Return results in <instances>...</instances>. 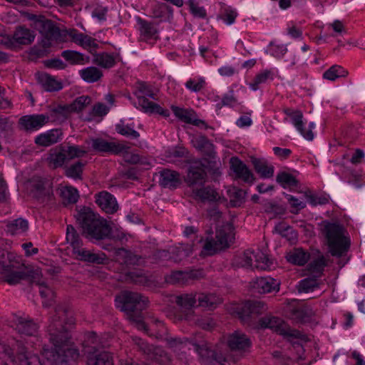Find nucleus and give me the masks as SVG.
<instances>
[{"instance_id": "nucleus-49", "label": "nucleus", "mask_w": 365, "mask_h": 365, "mask_svg": "<svg viewBox=\"0 0 365 365\" xmlns=\"http://www.w3.org/2000/svg\"><path fill=\"white\" fill-rule=\"evenodd\" d=\"M326 264V259L323 255H320L316 259H313L308 264V269L310 271L312 276L319 277L322 274Z\"/></svg>"}, {"instance_id": "nucleus-50", "label": "nucleus", "mask_w": 365, "mask_h": 365, "mask_svg": "<svg viewBox=\"0 0 365 365\" xmlns=\"http://www.w3.org/2000/svg\"><path fill=\"white\" fill-rule=\"evenodd\" d=\"M118 254L122 256L126 265H141L144 262L140 256L125 248L119 249Z\"/></svg>"}, {"instance_id": "nucleus-56", "label": "nucleus", "mask_w": 365, "mask_h": 365, "mask_svg": "<svg viewBox=\"0 0 365 365\" xmlns=\"http://www.w3.org/2000/svg\"><path fill=\"white\" fill-rule=\"evenodd\" d=\"M318 277L312 276L311 277L305 278L300 281L298 286L299 292H309L313 291L314 289L318 288L319 283L317 279Z\"/></svg>"}, {"instance_id": "nucleus-28", "label": "nucleus", "mask_w": 365, "mask_h": 365, "mask_svg": "<svg viewBox=\"0 0 365 365\" xmlns=\"http://www.w3.org/2000/svg\"><path fill=\"white\" fill-rule=\"evenodd\" d=\"M220 303V298L214 294L196 293V307L213 310Z\"/></svg>"}, {"instance_id": "nucleus-45", "label": "nucleus", "mask_w": 365, "mask_h": 365, "mask_svg": "<svg viewBox=\"0 0 365 365\" xmlns=\"http://www.w3.org/2000/svg\"><path fill=\"white\" fill-rule=\"evenodd\" d=\"M86 163L78 160L72 165L65 167V175L75 180L82 179V174Z\"/></svg>"}, {"instance_id": "nucleus-7", "label": "nucleus", "mask_w": 365, "mask_h": 365, "mask_svg": "<svg viewBox=\"0 0 365 365\" xmlns=\"http://www.w3.org/2000/svg\"><path fill=\"white\" fill-rule=\"evenodd\" d=\"M101 345L95 332L86 334L83 342V351L86 357V365H113L111 354L101 350Z\"/></svg>"}, {"instance_id": "nucleus-24", "label": "nucleus", "mask_w": 365, "mask_h": 365, "mask_svg": "<svg viewBox=\"0 0 365 365\" xmlns=\"http://www.w3.org/2000/svg\"><path fill=\"white\" fill-rule=\"evenodd\" d=\"M193 197L201 202H217L221 200L219 193L212 187L206 186L196 187L192 190Z\"/></svg>"}, {"instance_id": "nucleus-51", "label": "nucleus", "mask_w": 365, "mask_h": 365, "mask_svg": "<svg viewBox=\"0 0 365 365\" xmlns=\"http://www.w3.org/2000/svg\"><path fill=\"white\" fill-rule=\"evenodd\" d=\"M60 195L64 205L76 203L79 197L78 190L72 187L62 188Z\"/></svg>"}, {"instance_id": "nucleus-1", "label": "nucleus", "mask_w": 365, "mask_h": 365, "mask_svg": "<svg viewBox=\"0 0 365 365\" xmlns=\"http://www.w3.org/2000/svg\"><path fill=\"white\" fill-rule=\"evenodd\" d=\"M74 323L73 313L66 304H59L55 307L47 327L48 339L54 347H43L42 351L51 365H71V361L78 358L79 352L73 346L71 334Z\"/></svg>"}, {"instance_id": "nucleus-8", "label": "nucleus", "mask_w": 365, "mask_h": 365, "mask_svg": "<svg viewBox=\"0 0 365 365\" xmlns=\"http://www.w3.org/2000/svg\"><path fill=\"white\" fill-rule=\"evenodd\" d=\"M25 342L21 339L15 341L12 347L6 345H2V351L8 356L12 362L18 365H43L37 354H29Z\"/></svg>"}, {"instance_id": "nucleus-44", "label": "nucleus", "mask_w": 365, "mask_h": 365, "mask_svg": "<svg viewBox=\"0 0 365 365\" xmlns=\"http://www.w3.org/2000/svg\"><path fill=\"white\" fill-rule=\"evenodd\" d=\"M126 280L130 281L135 284L150 287L153 284V281L145 275L140 270H133L128 272L126 275Z\"/></svg>"}, {"instance_id": "nucleus-13", "label": "nucleus", "mask_w": 365, "mask_h": 365, "mask_svg": "<svg viewBox=\"0 0 365 365\" xmlns=\"http://www.w3.org/2000/svg\"><path fill=\"white\" fill-rule=\"evenodd\" d=\"M10 326L19 334L26 336H36L39 325L32 318L25 315L14 314Z\"/></svg>"}, {"instance_id": "nucleus-11", "label": "nucleus", "mask_w": 365, "mask_h": 365, "mask_svg": "<svg viewBox=\"0 0 365 365\" xmlns=\"http://www.w3.org/2000/svg\"><path fill=\"white\" fill-rule=\"evenodd\" d=\"M207 160H195L190 163L185 177V182L192 190L196 187L204 185L207 180Z\"/></svg>"}, {"instance_id": "nucleus-12", "label": "nucleus", "mask_w": 365, "mask_h": 365, "mask_svg": "<svg viewBox=\"0 0 365 365\" xmlns=\"http://www.w3.org/2000/svg\"><path fill=\"white\" fill-rule=\"evenodd\" d=\"M20 267H11L9 270H4L5 273L4 281L9 284H16L22 279H29L31 282H36L41 276V272L38 268L34 269L26 267L19 262Z\"/></svg>"}, {"instance_id": "nucleus-3", "label": "nucleus", "mask_w": 365, "mask_h": 365, "mask_svg": "<svg viewBox=\"0 0 365 365\" xmlns=\"http://www.w3.org/2000/svg\"><path fill=\"white\" fill-rule=\"evenodd\" d=\"M115 302L117 307L125 312L128 319L135 324L138 329L148 330L142 313L148 306V297L138 292L125 290L116 296Z\"/></svg>"}, {"instance_id": "nucleus-62", "label": "nucleus", "mask_w": 365, "mask_h": 365, "mask_svg": "<svg viewBox=\"0 0 365 365\" xmlns=\"http://www.w3.org/2000/svg\"><path fill=\"white\" fill-rule=\"evenodd\" d=\"M275 232L280 235L282 237L287 238L289 240H295L297 233L289 227L283 224L277 225L274 228Z\"/></svg>"}, {"instance_id": "nucleus-27", "label": "nucleus", "mask_w": 365, "mask_h": 365, "mask_svg": "<svg viewBox=\"0 0 365 365\" xmlns=\"http://www.w3.org/2000/svg\"><path fill=\"white\" fill-rule=\"evenodd\" d=\"M286 324L279 317L269 314L266 315L259 320V326L260 328H268L274 330L276 332L282 334L284 332V327Z\"/></svg>"}, {"instance_id": "nucleus-30", "label": "nucleus", "mask_w": 365, "mask_h": 365, "mask_svg": "<svg viewBox=\"0 0 365 365\" xmlns=\"http://www.w3.org/2000/svg\"><path fill=\"white\" fill-rule=\"evenodd\" d=\"M159 183L163 187L175 189L180 183V175L176 171L163 170L160 172Z\"/></svg>"}, {"instance_id": "nucleus-58", "label": "nucleus", "mask_w": 365, "mask_h": 365, "mask_svg": "<svg viewBox=\"0 0 365 365\" xmlns=\"http://www.w3.org/2000/svg\"><path fill=\"white\" fill-rule=\"evenodd\" d=\"M35 197L41 203L47 202L52 200L53 191L50 188L46 189L42 185L38 184Z\"/></svg>"}, {"instance_id": "nucleus-25", "label": "nucleus", "mask_w": 365, "mask_h": 365, "mask_svg": "<svg viewBox=\"0 0 365 365\" xmlns=\"http://www.w3.org/2000/svg\"><path fill=\"white\" fill-rule=\"evenodd\" d=\"M176 304L186 309V313L182 319L190 322L193 318L191 309L196 307V293L195 294H183L175 297Z\"/></svg>"}, {"instance_id": "nucleus-31", "label": "nucleus", "mask_w": 365, "mask_h": 365, "mask_svg": "<svg viewBox=\"0 0 365 365\" xmlns=\"http://www.w3.org/2000/svg\"><path fill=\"white\" fill-rule=\"evenodd\" d=\"M138 105L142 108L144 112L150 113L160 114L164 117H168L170 112L167 109H163L160 105L149 101L144 96H138Z\"/></svg>"}, {"instance_id": "nucleus-10", "label": "nucleus", "mask_w": 365, "mask_h": 365, "mask_svg": "<svg viewBox=\"0 0 365 365\" xmlns=\"http://www.w3.org/2000/svg\"><path fill=\"white\" fill-rule=\"evenodd\" d=\"M266 310V304L257 300H247L233 307V312L244 324H250L253 318Z\"/></svg>"}, {"instance_id": "nucleus-6", "label": "nucleus", "mask_w": 365, "mask_h": 365, "mask_svg": "<svg viewBox=\"0 0 365 365\" xmlns=\"http://www.w3.org/2000/svg\"><path fill=\"white\" fill-rule=\"evenodd\" d=\"M232 226L230 223H225L216 227L215 240L212 237L213 231L211 227L205 230L207 235L203 243L201 255L211 256L222 248L227 247L232 238Z\"/></svg>"}, {"instance_id": "nucleus-33", "label": "nucleus", "mask_w": 365, "mask_h": 365, "mask_svg": "<svg viewBox=\"0 0 365 365\" xmlns=\"http://www.w3.org/2000/svg\"><path fill=\"white\" fill-rule=\"evenodd\" d=\"M287 260L295 265L303 266L310 259V254L308 251L297 247L290 250L286 255Z\"/></svg>"}, {"instance_id": "nucleus-14", "label": "nucleus", "mask_w": 365, "mask_h": 365, "mask_svg": "<svg viewBox=\"0 0 365 365\" xmlns=\"http://www.w3.org/2000/svg\"><path fill=\"white\" fill-rule=\"evenodd\" d=\"M138 345L150 360L160 365H168L170 363V356L161 347L150 344L141 339L139 340Z\"/></svg>"}, {"instance_id": "nucleus-48", "label": "nucleus", "mask_w": 365, "mask_h": 365, "mask_svg": "<svg viewBox=\"0 0 365 365\" xmlns=\"http://www.w3.org/2000/svg\"><path fill=\"white\" fill-rule=\"evenodd\" d=\"M28 228V221L22 218H18L16 220L10 221L6 225V230L11 235L24 232L26 231Z\"/></svg>"}, {"instance_id": "nucleus-52", "label": "nucleus", "mask_w": 365, "mask_h": 365, "mask_svg": "<svg viewBox=\"0 0 365 365\" xmlns=\"http://www.w3.org/2000/svg\"><path fill=\"white\" fill-rule=\"evenodd\" d=\"M93 62L106 68L113 67L115 63L114 57L106 53H96Z\"/></svg>"}, {"instance_id": "nucleus-59", "label": "nucleus", "mask_w": 365, "mask_h": 365, "mask_svg": "<svg viewBox=\"0 0 365 365\" xmlns=\"http://www.w3.org/2000/svg\"><path fill=\"white\" fill-rule=\"evenodd\" d=\"M115 130L119 134L130 139H136L140 136L138 132L133 129L128 125H125L122 122L115 125Z\"/></svg>"}, {"instance_id": "nucleus-15", "label": "nucleus", "mask_w": 365, "mask_h": 365, "mask_svg": "<svg viewBox=\"0 0 365 365\" xmlns=\"http://www.w3.org/2000/svg\"><path fill=\"white\" fill-rule=\"evenodd\" d=\"M204 277L202 269L189 271H173L165 277V282L170 284H187L191 281L197 280Z\"/></svg>"}, {"instance_id": "nucleus-23", "label": "nucleus", "mask_w": 365, "mask_h": 365, "mask_svg": "<svg viewBox=\"0 0 365 365\" xmlns=\"http://www.w3.org/2000/svg\"><path fill=\"white\" fill-rule=\"evenodd\" d=\"M96 202L103 211L108 214L114 213L118 208L115 198L106 191H102L96 195Z\"/></svg>"}, {"instance_id": "nucleus-64", "label": "nucleus", "mask_w": 365, "mask_h": 365, "mask_svg": "<svg viewBox=\"0 0 365 365\" xmlns=\"http://www.w3.org/2000/svg\"><path fill=\"white\" fill-rule=\"evenodd\" d=\"M65 150L68 160L75 158L82 157L86 154V151L80 148L77 145H65Z\"/></svg>"}, {"instance_id": "nucleus-53", "label": "nucleus", "mask_w": 365, "mask_h": 365, "mask_svg": "<svg viewBox=\"0 0 365 365\" xmlns=\"http://www.w3.org/2000/svg\"><path fill=\"white\" fill-rule=\"evenodd\" d=\"M39 279H40V277L38 279H36V282H33L36 283V284L40 286L39 293H40L41 296L43 298L48 299V302H43V306L46 307H50L52 305L51 301L53 300V299L55 297V293L51 288L47 287L43 282H40Z\"/></svg>"}, {"instance_id": "nucleus-19", "label": "nucleus", "mask_w": 365, "mask_h": 365, "mask_svg": "<svg viewBox=\"0 0 365 365\" xmlns=\"http://www.w3.org/2000/svg\"><path fill=\"white\" fill-rule=\"evenodd\" d=\"M91 145L93 149L97 152L112 154H119L128 148L125 145L115 142H108L101 138L92 139Z\"/></svg>"}, {"instance_id": "nucleus-26", "label": "nucleus", "mask_w": 365, "mask_h": 365, "mask_svg": "<svg viewBox=\"0 0 365 365\" xmlns=\"http://www.w3.org/2000/svg\"><path fill=\"white\" fill-rule=\"evenodd\" d=\"M62 136L61 129H52L36 136L34 142L39 146L48 147L60 141Z\"/></svg>"}, {"instance_id": "nucleus-46", "label": "nucleus", "mask_w": 365, "mask_h": 365, "mask_svg": "<svg viewBox=\"0 0 365 365\" xmlns=\"http://www.w3.org/2000/svg\"><path fill=\"white\" fill-rule=\"evenodd\" d=\"M276 181L284 188L297 187L299 181L292 174L287 172H280L277 175Z\"/></svg>"}, {"instance_id": "nucleus-16", "label": "nucleus", "mask_w": 365, "mask_h": 365, "mask_svg": "<svg viewBox=\"0 0 365 365\" xmlns=\"http://www.w3.org/2000/svg\"><path fill=\"white\" fill-rule=\"evenodd\" d=\"M279 282L272 277H258L250 284L253 294L277 292L279 290Z\"/></svg>"}, {"instance_id": "nucleus-42", "label": "nucleus", "mask_w": 365, "mask_h": 365, "mask_svg": "<svg viewBox=\"0 0 365 365\" xmlns=\"http://www.w3.org/2000/svg\"><path fill=\"white\" fill-rule=\"evenodd\" d=\"M292 123L297 128V130L303 135L304 138L308 140H312L314 138V133L311 130H305L303 128V114L300 110H296L295 114H294L290 118Z\"/></svg>"}, {"instance_id": "nucleus-40", "label": "nucleus", "mask_w": 365, "mask_h": 365, "mask_svg": "<svg viewBox=\"0 0 365 365\" xmlns=\"http://www.w3.org/2000/svg\"><path fill=\"white\" fill-rule=\"evenodd\" d=\"M177 257L171 255L170 252L165 250H157L153 252V257L155 260H173L177 262L182 259L183 257L187 256L185 251L182 247L176 248Z\"/></svg>"}, {"instance_id": "nucleus-9", "label": "nucleus", "mask_w": 365, "mask_h": 365, "mask_svg": "<svg viewBox=\"0 0 365 365\" xmlns=\"http://www.w3.org/2000/svg\"><path fill=\"white\" fill-rule=\"evenodd\" d=\"M236 263L242 267L262 270L269 269L272 264L264 253L260 251L255 252L251 250H247L238 256L236 258Z\"/></svg>"}, {"instance_id": "nucleus-29", "label": "nucleus", "mask_w": 365, "mask_h": 365, "mask_svg": "<svg viewBox=\"0 0 365 365\" xmlns=\"http://www.w3.org/2000/svg\"><path fill=\"white\" fill-rule=\"evenodd\" d=\"M78 260L84 261L93 264H104L106 255L104 253H94L88 250L82 248L73 255Z\"/></svg>"}, {"instance_id": "nucleus-57", "label": "nucleus", "mask_w": 365, "mask_h": 365, "mask_svg": "<svg viewBox=\"0 0 365 365\" xmlns=\"http://www.w3.org/2000/svg\"><path fill=\"white\" fill-rule=\"evenodd\" d=\"M61 56L72 64H83L84 63L83 55L78 51L66 50L61 53Z\"/></svg>"}, {"instance_id": "nucleus-61", "label": "nucleus", "mask_w": 365, "mask_h": 365, "mask_svg": "<svg viewBox=\"0 0 365 365\" xmlns=\"http://www.w3.org/2000/svg\"><path fill=\"white\" fill-rule=\"evenodd\" d=\"M272 78V73L270 71H264L263 72L257 74L253 82L250 83V86L252 90L256 91L259 88L261 83H264L268 78Z\"/></svg>"}, {"instance_id": "nucleus-17", "label": "nucleus", "mask_w": 365, "mask_h": 365, "mask_svg": "<svg viewBox=\"0 0 365 365\" xmlns=\"http://www.w3.org/2000/svg\"><path fill=\"white\" fill-rule=\"evenodd\" d=\"M48 119V116L44 114L24 115L19 118V125L21 130L31 133L42 128Z\"/></svg>"}, {"instance_id": "nucleus-2", "label": "nucleus", "mask_w": 365, "mask_h": 365, "mask_svg": "<svg viewBox=\"0 0 365 365\" xmlns=\"http://www.w3.org/2000/svg\"><path fill=\"white\" fill-rule=\"evenodd\" d=\"M82 235L91 241L112 238L111 228L107 221L91 208L83 207L75 215Z\"/></svg>"}, {"instance_id": "nucleus-34", "label": "nucleus", "mask_w": 365, "mask_h": 365, "mask_svg": "<svg viewBox=\"0 0 365 365\" xmlns=\"http://www.w3.org/2000/svg\"><path fill=\"white\" fill-rule=\"evenodd\" d=\"M38 82L41 85L42 88L48 92L58 91L63 88L62 83L48 73H43L38 74Z\"/></svg>"}, {"instance_id": "nucleus-60", "label": "nucleus", "mask_w": 365, "mask_h": 365, "mask_svg": "<svg viewBox=\"0 0 365 365\" xmlns=\"http://www.w3.org/2000/svg\"><path fill=\"white\" fill-rule=\"evenodd\" d=\"M230 203L233 207H240L245 201L246 192L242 189H234L230 191Z\"/></svg>"}, {"instance_id": "nucleus-55", "label": "nucleus", "mask_w": 365, "mask_h": 365, "mask_svg": "<svg viewBox=\"0 0 365 365\" xmlns=\"http://www.w3.org/2000/svg\"><path fill=\"white\" fill-rule=\"evenodd\" d=\"M348 72L345 71L341 66L334 65L324 73L323 77L327 80L334 81L339 77L346 76Z\"/></svg>"}, {"instance_id": "nucleus-43", "label": "nucleus", "mask_w": 365, "mask_h": 365, "mask_svg": "<svg viewBox=\"0 0 365 365\" xmlns=\"http://www.w3.org/2000/svg\"><path fill=\"white\" fill-rule=\"evenodd\" d=\"M82 79L87 83L98 81L103 76V72L98 68L90 66L79 71Z\"/></svg>"}, {"instance_id": "nucleus-63", "label": "nucleus", "mask_w": 365, "mask_h": 365, "mask_svg": "<svg viewBox=\"0 0 365 365\" xmlns=\"http://www.w3.org/2000/svg\"><path fill=\"white\" fill-rule=\"evenodd\" d=\"M91 99L88 96H82L77 98L72 103L70 104L72 112H78L82 110L87 105L90 104Z\"/></svg>"}, {"instance_id": "nucleus-37", "label": "nucleus", "mask_w": 365, "mask_h": 365, "mask_svg": "<svg viewBox=\"0 0 365 365\" xmlns=\"http://www.w3.org/2000/svg\"><path fill=\"white\" fill-rule=\"evenodd\" d=\"M138 23L140 26V34L146 41H155L158 38V30L152 23L140 18L138 19Z\"/></svg>"}, {"instance_id": "nucleus-5", "label": "nucleus", "mask_w": 365, "mask_h": 365, "mask_svg": "<svg viewBox=\"0 0 365 365\" xmlns=\"http://www.w3.org/2000/svg\"><path fill=\"white\" fill-rule=\"evenodd\" d=\"M37 31L41 34L42 38L36 45L32 47L31 55L36 58H43L50 53L52 42L61 38V30L53 21L45 18Z\"/></svg>"}, {"instance_id": "nucleus-20", "label": "nucleus", "mask_w": 365, "mask_h": 365, "mask_svg": "<svg viewBox=\"0 0 365 365\" xmlns=\"http://www.w3.org/2000/svg\"><path fill=\"white\" fill-rule=\"evenodd\" d=\"M314 315V312L312 308L306 304L292 307L289 314L290 319L299 324L309 322Z\"/></svg>"}, {"instance_id": "nucleus-35", "label": "nucleus", "mask_w": 365, "mask_h": 365, "mask_svg": "<svg viewBox=\"0 0 365 365\" xmlns=\"http://www.w3.org/2000/svg\"><path fill=\"white\" fill-rule=\"evenodd\" d=\"M250 160L255 171L260 175L261 178H269L273 176L274 167L268 166V163L265 159L251 157Z\"/></svg>"}, {"instance_id": "nucleus-22", "label": "nucleus", "mask_w": 365, "mask_h": 365, "mask_svg": "<svg viewBox=\"0 0 365 365\" xmlns=\"http://www.w3.org/2000/svg\"><path fill=\"white\" fill-rule=\"evenodd\" d=\"M230 168L235 173L236 177L245 182L252 183L255 177L247 166L237 157H232L230 160Z\"/></svg>"}, {"instance_id": "nucleus-54", "label": "nucleus", "mask_w": 365, "mask_h": 365, "mask_svg": "<svg viewBox=\"0 0 365 365\" xmlns=\"http://www.w3.org/2000/svg\"><path fill=\"white\" fill-rule=\"evenodd\" d=\"M154 18L169 20L173 16V9L165 3H162L154 8L153 11Z\"/></svg>"}, {"instance_id": "nucleus-38", "label": "nucleus", "mask_w": 365, "mask_h": 365, "mask_svg": "<svg viewBox=\"0 0 365 365\" xmlns=\"http://www.w3.org/2000/svg\"><path fill=\"white\" fill-rule=\"evenodd\" d=\"M192 346L195 351L198 354L201 363L204 365H210L212 356H214V351L208 347L207 344L202 341L200 343H193Z\"/></svg>"}, {"instance_id": "nucleus-36", "label": "nucleus", "mask_w": 365, "mask_h": 365, "mask_svg": "<svg viewBox=\"0 0 365 365\" xmlns=\"http://www.w3.org/2000/svg\"><path fill=\"white\" fill-rule=\"evenodd\" d=\"M0 265L3 270H9L11 267H20L19 257L13 252L0 248Z\"/></svg>"}, {"instance_id": "nucleus-32", "label": "nucleus", "mask_w": 365, "mask_h": 365, "mask_svg": "<svg viewBox=\"0 0 365 365\" xmlns=\"http://www.w3.org/2000/svg\"><path fill=\"white\" fill-rule=\"evenodd\" d=\"M14 39L16 45H29L35 38V34L24 26H19L14 32Z\"/></svg>"}, {"instance_id": "nucleus-41", "label": "nucleus", "mask_w": 365, "mask_h": 365, "mask_svg": "<svg viewBox=\"0 0 365 365\" xmlns=\"http://www.w3.org/2000/svg\"><path fill=\"white\" fill-rule=\"evenodd\" d=\"M192 143L196 149L205 153L209 157H212L214 146L205 135L193 138Z\"/></svg>"}, {"instance_id": "nucleus-47", "label": "nucleus", "mask_w": 365, "mask_h": 365, "mask_svg": "<svg viewBox=\"0 0 365 365\" xmlns=\"http://www.w3.org/2000/svg\"><path fill=\"white\" fill-rule=\"evenodd\" d=\"M68 161L65 150V145L59 146L58 150H56L55 153L50 155V163L53 164V168L62 167Z\"/></svg>"}, {"instance_id": "nucleus-21", "label": "nucleus", "mask_w": 365, "mask_h": 365, "mask_svg": "<svg viewBox=\"0 0 365 365\" xmlns=\"http://www.w3.org/2000/svg\"><path fill=\"white\" fill-rule=\"evenodd\" d=\"M230 168L235 173L236 177L245 182L252 183L255 177L247 166L237 157H232L230 160Z\"/></svg>"}, {"instance_id": "nucleus-18", "label": "nucleus", "mask_w": 365, "mask_h": 365, "mask_svg": "<svg viewBox=\"0 0 365 365\" xmlns=\"http://www.w3.org/2000/svg\"><path fill=\"white\" fill-rule=\"evenodd\" d=\"M227 344L232 351L246 353L250 351L252 341L243 332L235 331L229 336Z\"/></svg>"}, {"instance_id": "nucleus-4", "label": "nucleus", "mask_w": 365, "mask_h": 365, "mask_svg": "<svg viewBox=\"0 0 365 365\" xmlns=\"http://www.w3.org/2000/svg\"><path fill=\"white\" fill-rule=\"evenodd\" d=\"M329 252L332 256L341 257L349 249L350 240L344 226L336 220H323L319 224Z\"/></svg>"}, {"instance_id": "nucleus-39", "label": "nucleus", "mask_w": 365, "mask_h": 365, "mask_svg": "<svg viewBox=\"0 0 365 365\" xmlns=\"http://www.w3.org/2000/svg\"><path fill=\"white\" fill-rule=\"evenodd\" d=\"M66 240L73 248L72 254L83 248V242L76 230L71 225H68L66 229Z\"/></svg>"}]
</instances>
